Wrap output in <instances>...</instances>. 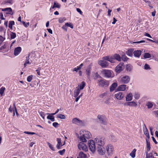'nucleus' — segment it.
<instances>
[{"label":"nucleus","instance_id":"nucleus-18","mask_svg":"<svg viewBox=\"0 0 158 158\" xmlns=\"http://www.w3.org/2000/svg\"><path fill=\"white\" fill-rule=\"evenodd\" d=\"M133 98V95L132 93H130L127 95L126 97V101H130Z\"/></svg>","mask_w":158,"mask_h":158},{"label":"nucleus","instance_id":"nucleus-36","mask_svg":"<svg viewBox=\"0 0 158 158\" xmlns=\"http://www.w3.org/2000/svg\"><path fill=\"white\" fill-rule=\"evenodd\" d=\"M132 69V67L130 64L127 65L126 68V70L128 72L131 71Z\"/></svg>","mask_w":158,"mask_h":158},{"label":"nucleus","instance_id":"nucleus-9","mask_svg":"<svg viewBox=\"0 0 158 158\" xmlns=\"http://www.w3.org/2000/svg\"><path fill=\"white\" fill-rule=\"evenodd\" d=\"M98 119L100 122L103 124L106 125L107 124V119L106 117L104 115H98Z\"/></svg>","mask_w":158,"mask_h":158},{"label":"nucleus","instance_id":"nucleus-29","mask_svg":"<svg viewBox=\"0 0 158 158\" xmlns=\"http://www.w3.org/2000/svg\"><path fill=\"white\" fill-rule=\"evenodd\" d=\"M134 50L133 49H129L127 52V55L130 56L133 55L132 52Z\"/></svg>","mask_w":158,"mask_h":158},{"label":"nucleus","instance_id":"nucleus-1","mask_svg":"<svg viewBox=\"0 0 158 158\" xmlns=\"http://www.w3.org/2000/svg\"><path fill=\"white\" fill-rule=\"evenodd\" d=\"M80 136L79 137L81 141L83 142H86L87 139L91 138L92 135L90 132L88 131L82 130L80 131Z\"/></svg>","mask_w":158,"mask_h":158},{"label":"nucleus","instance_id":"nucleus-22","mask_svg":"<svg viewBox=\"0 0 158 158\" xmlns=\"http://www.w3.org/2000/svg\"><path fill=\"white\" fill-rule=\"evenodd\" d=\"M2 11H7V14H9L10 15H12L13 14V13H12V9L10 7L2 9Z\"/></svg>","mask_w":158,"mask_h":158},{"label":"nucleus","instance_id":"nucleus-44","mask_svg":"<svg viewBox=\"0 0 158 158\" xmlns=\"http://www.w3.org/2000/svg\"><path fill=\"white\" fill-rule=\"evenodd\" d=\"M121 59L123 61H126L128 58L125 55H123L122 56Z\"/></svg>","mask_w":158,"mask_h":158},{"label":"nucleus","instance_id":"nucleus-27","mask_svg":"<svg viewBox=\"0 0 158 158\" xmlns=\"http://www.w3.org/2000/svg\"><path fill=\"white\" fill-rule=\"evenodd\" d=\"M91 68L90 66H88L86 69V73L88 75V77H89L90 74L91 73Z\"/></svg>","mask_w":158,"mask_h":158},{"label":"nucleus","instance_id":"nucleus-41","mask_svg":"<svg viewBox=\"0 0 158 158\" xmlns=\"http://www.w3.org/2000/svg\"><path fill=\"white\" fill-rule=\"evenodd\" d=\"M57 118H58L61 119H64L65 118V115L62 114H59L57 115Z\"/></svg>","mask_w":158,"mask_h":158},{"label":"nucleus","instance_id":"nucleus-59","mask_svg":"<svg viewBox=\"0 0 158 158\" xmlns=\"http://www.w3.org/2000/svg\"><path fill=\"white\" fill-rule=\"evenodd\" d=\"M65 152V149H63L62 150L59 151L58 152L60 155H62Z\"/></svg>","mask_w":158,"mask_h":158},{"label":"nucleus","instance_id":"nucleus-11","mask_svg":"<svg viewBox=\"0 0 158 158\" xmlns=\"http://www.w3.org/2000/svg\"><path fill=\"white\" fill-rule=\"evenodd\" d=\"M130 80V77L126 75L121 78V82L123 84H127L129 82Z\"/></svg>","mask_w":158,"mask_h":158},{"label":"nucleus","instance_id":"nucleus-7","mask_svg":"<svg viewBox=\"0 0 158 158\" xmlns=\"http://www.w3.org/2000/svg\"><path fill=\"white\" fill-rule=\"evenodd\" d=\"M82 141L79 142L77 145L78 148L80 150H82L86 152L88 150V148L87 146Z\"/></svg>","mask_w":158,"mask_h":158},{"label":"nucleus","instance_id":"nucleus-63","mask_svg":"<svg viewBox=\"0 0 158 158\" xmlns=\"http://www.w3.org/2000/svg\"><path fill=\"white\" fill-rule=\"evenodd\" d=\"M23 25H24V26L26 27H27L29 25V23H27L26 24L25 22H23Z\"/></svg>","mask_w":158,"mask_h":158},{"label":"nucleus","instance_id":"nucleus-13","mask_svg":"<svg viewBox=\"0 0 158 158\" xmlns=\"http://www.w3.org/2000/svg\"><path fill=\"white\" fill-rule=\"evenodd\" d=\"M72 123L73 124H76L78 126L81 125L82 124V121L77 118H74L72 119Z\"/></svg>","mask_w":158,"mask_h":158},{"label":"nucleus","instance_id":"nucleus-60","mask_svg":"<svg viewBox=\"0 0 158 158\" xmlns=\"http://www.w3.org/2000/svg\"><path fill=\"white\" fill-rule=\"evenodd\" d=\"M7 45L6 44H4L0 48V50H2L6 48Z\"/></svg>","mask_w":158,"mask_h":158},{"label":"nucleus","instance_id":"nucleus-49","mask_svg":"<svg viewBox=\"0 0 158 158\" xmlns=\"http://www.w3.org/2000/svg\"><path fill=\"white\" fill-rule=\"evenodd\" d=\"M47 143L48 146L49 148L52 151H54L55 149L54 148L52 147V144L48 142Z\"/></svg>","mask_w":158,"mask_h":158},{"label":"nucleus","instance_id":"nucleus-26","mask_svg":"<svg viewBox=\"0 0 158 158\" xmlns=\"http://www.w3.org/2000/svg\"><path fill=\"white\" fill-rule=\"evenodd\" d=\"M114 60H116L118 61H120L121 60V57L120 56L117 54H115L113 55Z\"/></svg>","mask_w":158,"mask_h":158},{"label":"nucleus","instance_id":"nucleus-40","mask_svg":"<svg viewBox=\"0 0 158 158\" xmlns=\"http://www.w3.org/2000/svg\"><path fill=\"white\" fill-rule=\"evenodd\" d=\"M110 136L111 141L116 142L117 141V139L115 136L113 135H111Z\"/></svg>","mask_w":158,"mask_h":158},{"label":"nucleus","instance_id":"nucleus-38","mask_svg":"<svg viewBox=\"0 0 158 158\" xmlns=\"http://www.w3.org/2000/svg\"><path fill=\"white\" fill-rule=\"evenodd\" d=\"M60 6L58 3H56V2H54V5L53 6L51 7V8H50V9L51 8L52 9H54L55 7L58 8H60Z\"/></svg>","mask_w":158,"mask_h":158},{"label":"nucleus","instance_id":"nucleus-42","mask_svg":"<svg viewBox=\"0 0 158 158\" xmlns=\"http://www.w3.org/2000/svg\"><path fill=\"white\" fill-rule=\"evenodd\" d=\"M5 88L4 87H2L0 89V94L1 96H3Z\"/></svg>","mask_w":158,"mask_h":158},{"label":"nucleus","instance_id":"nucleus-64","mask_svg":"<svg viewBox=\"0 0 158 158\" xmlns=\"http://www.w3.org/2000/svg\"><path fill=\"white\" fill-rule=\"evenodd\" d=\"M77 11L79 12L81 15H82V12L81 11V10L78 8H77L76 9Z\"/></svg>","mask_w":158,"mask_h":158},{"label":"nucleus","instance_id":"nucleus-33","mask_svg":"<svg viewBox=\"0 0 158 158\" xmlns=\"http://www.w3.org/2000/svg\"><path fill=\"white\" fill-rule=\"evenodd\" d=\"M80 90H79V89H76L74 90V97H77L78 95L79 94L80 92Z\"/></svg>","mask_w":158,"mask_h":158},{"label":"nucleus","instance_id":"nucleus-24","mask_svg":"<svg viewBox=\"0 0 158 158\" xmlns=\"http://www.w3.org/2000/svg\"><path fill=\"white\" fill-rule=\"evenodd\" d=\"M85 86V83L84 81L82 82L81 83L78 85V88H77L80 90H82Z\"/></svg>","mask_w":158,"mask_h":158},{"label":"nucleus","instance_id":"nucleus-5","mask_svg":"<svg viewBox=\"0 0 158 158\" xmlns=\"http://www.w3.org/2000/svg\"><path fill=\"white\" fill-rule=\"evenodd\" d=\"M95 143L94 140H89L88 145L90 150L92 152H94L96 150Z\"/></svg>","mask_w":158,"mask_h":158},{"label":"nucleus","instance_id":"nucleus-52","mask_svg":"<svg viewBox=\"0 0 158 158\" xmlns=\"http://www.w3.org/2000/svg\"><path fill=\"white\" fill-rule=\"evenodd\" d=\"M144 69L146 70H149L150 69V66L148 64H146L144 65Z\"/></svg>","mask_w":158,"mask_h":158},{"label":"nucleus","instance_id":"nucleus-53","mask_svg":"<svg viewBox=\"0 0 158 158\" xmlns=\"http://www.w3.org/2000/svg\"><path fill=\"white\" fill-rule=\"evenodd\" d=\"M144 1L145 2L148 3V6L151 8V9H152L153 7L152 6L151 2L149 1H147V0H144Z\"/></svg>","mask_w":158,"mask_h":158},{"label":"nucleus","instance_id":"nucleus-30","mask_svg":"<svg viewBox=\"0 0 158 158\" xmlns=\"http://www.w3.org/2000/svg\"><path fill=\"white\" fill-rule=\"evenodd\" d=\"M136 151V150L135 149H134L130 153V155L132 158H134L135 157Z\"/></svg>","mask_w":158,"mask_h":158},{"label":"nucleus","instance_id":"nucleus-46","mask_svg":"<svg viewBox=\"0 0 158 158\" xmlns=\"http://www.w3.org/2000/svg\"><path fill=\"white\" fill-rule=\"evenodd\" d=\"M134 97L136 99H138L139 98L140 94L138 93H136L135 94Z\"/></svg>","mask_w":158,"mask_h":158},{"label":"nucleus","instance_id":"nucleus-62","mask_svg":"<svg viewBox=\"0 0 158 158\" xmlns=\"http://www.w3.org/2000/svg\"><path fill=\"white\" fill-rule=\"evenodd\" d=\"M40 68H38V69L36 70V71L37 72V74L39 76L40 75Z\"/></svg>","mask_w":158,"mask_h":158},{"label":"nucleus","instance_id":"nucleus-51","mask_svg":"<svg viewBox=\"0 0 158 158\" xmlns=\"http://www.w3.org/2000/svg\"><path fill=\"white\" fill-rule=\"evenodd\" d=\"M40 116L43 119H44V117L45 115V114L42 111H41L40 112Z\"/></svg>","mask_w":158,"mask_h":158},{"label":"nucleus","instance_id":"nucleus-14","mask_svg":"<svg viewBox=\"0 0 158 158\" xmlns=\"http://www.w3.org/2000/svg\"><path fill=\"white\" fill-rule=\"evenodd\" d=\"M115 97L118 100H121L124 97L123 93L121 92H118L114 94Z\"/></svg>","mask_w":158,"mask_h":158},{"label":"nucleus","instance_id":"nucleus-31","mask_svg":"<svg viewBox=\"0 0 158 158\" xmlns=\"http://www.w3.org/2000/svg\"><path fill=\"white\" fill-rule=\"evenodd\" d=\"M146 141L147 144V151L149 152L151 149L150 143L149 141L147 139H146Z\"/></svg>","mask_w":158,"mask_h":158},{"label":"nucleus","instance_id":"nucleus-2","mask_svg":"<svg viewBox=\"0 0 158 158\" xmlns=\"http://www.w3.org/2000/svg\"><path fill=\"white\" fill-rule=\"evenodd\" d=\"M96 144L98 146H103L105 143V138L101 136H98L94 139Z\"/></svg>","mask_w":158,"mask_h":158},{"label":"nucleus","instance_id":"nucleus-21","mask_svg":"<svg viewBox=\"0 0 158 158\" xmlns=\"http://www.w3.org/2000/svg\"><path fill=\"white\" fill-rule=\"evenodd\" d=\"M118 86V84L116 82L113 83L110 86V91L112 92Z\"/></svg>","mask_w":158,"mask_h":158},{"label":"nucleus","instance_id":"nucleus-45","mask_svg":"<svg viewBox=\"0 0 158 158\" xmlns=\"http://www.w3.org/2000/svg\"><path fill=\"white\" fill-rule=\"evenodd\" d=\"M153 157L154 156H152V154L151 153H148L147 152L146 158H153Z\"/></svg>","mask_w":158,"mask_h":158},{"label":"nucleus","instance_id":"nucleus-10","mask_svg":"<svg viewBox=\"0 0 158 158\" xmlns=\"http://www.w3.org/2000/svg\"><path fill=\"white\" fill-rule=\"evenodd\" d=\"M103 146H98L97 147V150L98 153L100 155H103L106 152L105 148Z\"/></svg>","mask_w":158,"mask_h":158},{"label":"nucleus","instance_id":"nucleus-28","mask_svg":"<svg viewBox=\"0 0 158 158\" xmlns=\"http://www.w3.org/2000/svg\"><path fill=\"white\" fill-rule=\"evenodd\" d=\"M15 25V22L13 21H10L9 22L8 27L11 30H13V26Z\"/></svg>","mask_w":158,"mask_h":158},{"label":"nucleus","instance_id":"nucleus-3","mask_svg":"<svg viewBox=\"0 0 158 158\" xmlns=\"http://www.w3.org/2000/svg\"><path fill=\"white\" fill-rule=\"evenodd\" d=\"M97 82L98 86L102 87H106L109 85V82L108 81L102 78L99 79L98 80Z\"/></svg>","mask_w":158,"mask_h":158},{"label":"nucleus","instance_id":"nucleus-43","mask_svg":"<svg viewBox=\"0 0 158 158\" xmlns=\"http://www.w3.org/2000/svg\"><path fill=\"white\" fill-rule=\"evenodd\" d=\"M10 38L11 39H15L16 37V34L13 32H11L10 34Z\"/></svg>","mask_w":158,"mask_h":158},{"label":"nucleus","instance_id":"nucleus-16","mask_svg":"<svg viewBox=\"0 0 158 158\" xmlns=\"http://www.w3.org/2000/svg\"><path fill=\"white\" fill-rule=\"evenodd\" d=\"M21 48L20 47L16 48L14 50V55L15 56L18 55L21 52Z\"/></svg>","mask_w":158,"mask_h":158},{"label":"nucleus","instance_id":"nucleus-47","mask_svg":"<svg viewBox=\"0 0 158 158\" xmlns=\"http://www.w3.org/2000/svg\"><path fill=\"white\" fill-rule=\"evenodd\" d=\"M33 77V76L32 75L29 76L27 78V81L29 82H31L32 79Z\"/></svg>","mask_w":158,"mask_h":158},{"label":"nucleus","instance_id":"nucleus-23","mask_svg":"<svg viewBox=\"0 0 158 158\" xmlns=\"http://www.w3.org/2000/svg\"><path fill=\"white\" fill-rule=\"evenodd\" d=\"M133 54L135 57H139L141 54V51L140 50H136L133 52Z\"/></svg>","mask_w":158,"mask_h":158},{"label":"nucleus","instance_id":"nucleus-25","mask_svg":"<svg viewBox=\"0 0 158 158\" xmlns=\"http://www.w3.org/2000/svg\"><path fill=\"white\" fill-rule=\"evenodd\" d=\"M144 127L143 128V130L144 134L145 135H146L147 137H148V138H149V135L148 130L147 129L146 125L144 124Z\"/></svg>","mask_w":158,"mask_h":158},{"label":"nucleus","instance_id":"nucleus-20","mask_svg":"<svg viewBox=\"0 0 158 158\" xmlns=\"http://www.w3.org/2000/svg\"><path fill=\"white\" fill-rule=\"evenodd\" d=\"M124 105H127L131 106L136 107L137 106V104L134 101H132L125 103L124 104Z\"/></svg>","mask_w":158,"mask_h":158},{"label":"nucleus","instance_id":"nucleus-48","mask_svg":"<svg viewBox=\"0 0 158 158\" xmlns=\"http://www.w3.org/2000/svg\"><path fill=\"white\" fill-rule=\"evenodd\" d=\"M66 20L65 18H60L58 20L59 22L60 23H62Z\"/></svg>","mask_w":158,"mask_h":158},{"label":"nucleus","instance_id":"nucleus-39","mask_svg":"<svg viewBox=\"0 0 158 158\" xmlns=\"http://www.w3.org/2000/svg\"><path fill=\"white\" fill-rule=\"evenodd\" d=\"M94 78L95 79H97L98 78L101 79L102 77L98 74L97 73H95L94 76Z\"/></svg>","mask_w":158,"mask_h":158},{"label":"nucleus","instance_id":"nucleus-37","mask_svg":"<svg viewBox=\"0 0 158 158\" xmlns=\"http://www.w3.org/2000/svg\"><path fill=\"white\" fill-rule=\"evenodd\" d=\"M47 118L48 119H49L52 122H54L55 121V118L52 115H49L47 117Z\"/></svg>","mask_w":158,"mask_h":158},{"label":"nucleus","instance_id":"nucleus-19","mask_svg":"<svg viewBox=\"0 0 158 158\" xmlns=\"http://www.w3.org/2000/svg\"><path fill=\"white\" fill-rule=\"evenodd\" d=\"M57 144L56 145V148L59 149H60V147L63 146L62 143L61 142V140L60 138H58L57 139Z\"/></svg>","mask_w":158,"mask_h":158},{"label":"nucleus","instance_id":"nucleus-55","mask_svg":"<svg viewBox=\"0 0 158 158\" xmlns=\"http://www.w3.org/2000/svg\"><path fill=\"white\" fill-rule=\"evenodd\" d=\"M153 113L156 117H158V110L153 111Z\"/></svg>","mask_w":158,"mask_h":158},{"label":"nucleus","instance_id":"nucleus-6","mask_svg":"<svg viewBox=\"0 0 158 158\" xmlns=\"http://www.w3.org/2000/svg\"><path fill=\"white\" fill-rule=\"evenodd\" d=\"M112 72L108 69H103L102 71V73L104 75V76L106 78H109L112 77Z\"/></svg>","mask_w":158,"mask_h":158},{"label":"nucleus","instance_id":"nucleus-54","mask_svg":"<svg viewBox=\"0 0 158 158\" xmlns=\"http://www.w3.org/2000/svg\"><path fill=\"white\" fill-rule=\"evenodd\" d=\"M65 24L67 27H71V28H73V25L71 23H65Z\"/></svg>","mask_w":158,"mask_h":158},{"label":"nucleus","instance_id":"nucleus-61","mask_svg":"<svg viewBox=\"0 0 158 158\" xmlns=\"http://www.w3.org/2000/svg\"><path fill=\"white\" fill-rule=\"evenodd\" d=\"M53 126L55 127H57L59 124L57 122H54L52 124Z\"/></svg>","mask_w":158,"mask_h":158},{"label":"nucleus","instance_id":"nucleus-12","mask_svg":"<svg viewBox=\"0 0 158 158\" xmlns=\"http://www.w3.org/2000/svg\"><path fill=\"white\" fill-rule=\"evenodd\" d=\"M123 64V63H120L116 67L115 69V71L116 72L119 73L122 70H123L124 68Z\"/></svg>","mask_w":158,"mask_h":158},{"label":"nucleus","instance_id":"nucleus-35","mask_svg":"<svg viewBox=\"0 0 158 158\" xmlns=\"http://www.w3.org/2000/svg\"><path fill=\"white\" fill-rule=\"evenodd\" d=\"M143 56L145 59L149 58L151 57V54L148 53H144Z\"/></svg>","mask_w":158,"mask_h":158},{"label":"nucleus","instance_id":"nucleus-50","mask_svg":"<svg viewBox=\"0 0 158 158\" xmlns=\"http://www.w3.org/2000/svg\"><path fill=\"white\" fill-rule=\"evenodd\" d=\"M31 62H32V61L31 60H30V61H29V60L26 61L24 64V67H25L27 64H31Z\"/></svg>","mask_w":158,"mask_h":158},{"label":"nucleus","instance_id":"nucleus-17","mask_svg":"<svg viewBox=\"0 0 158 158\" xmlns=\"http://www.w3.org/2000/svg\"><path fill=\"white\" fill-rule=\"evenodd\" d=\"M107 61L110 62L111 63H114L115 62V60L113 56L110 57V56H106L105 58Z\"/></svg>","mask_w":158,"mask_h":158},{"label":"nucleus","instance_id":"nucleus-34","mask_svg":"<svg viewBox=\"0 0 158 158\" xmlns=\"http://www.w3.org/2000/svg\"><path fill=\"white\" fill-rule=\"evenodd\" d=\"M153 102H148L146 104V105L147 106V107L148 108H152L153 106Z\"/></svg>","mask_w":158,"mask_h":158},{"label":"nucleus","instance_id":"nucleus-8","mask_svg":"<svg viewBox=\"0 0 158 158\" xmlns=\"http://www.w3.org/2000/svg\"><path fill=\"white\" fill-rule=\"evenodd\" d=\"M106 150L108 155H112L114 151V147L111 144H108L106 146Z\"/></svg>","mask_w":158,"mask_h":158},{"label":"nucleus","instance_id":"nucleus-58","mask_svg":"<svg viewBox=\"0 0 158 158\" xmlns=\"http://www.w3.org/2000/svg\"><path fill=\"white\" fill-rule=\"evenodd\" d=\"M5 39V38H3L2 36L0 35V44H1Z\"/></svg>","mask_w":158,"mask_h":158},{"label":"nucleus","instance_id":"nucleus-57","mask_svg":"<svg viewBox=\"0 0 158 158\" xmlns=\"http://www.w3.org/2000/svg\"><path fill=\"white\" fill-rule=\"evenodd\" d=\"M62 28L63 29H64V30H65V31H67V26L66 25V24H65L64 25H63L62 27Z\"/></svg>","mask_w":158,"mask_h":158},{"label":"nucleus","instance_id":"nucleus-32","mask_svg":"<svg viewBox=\"0 0 158 158\" xmlns=\"http://www.w3.org/2000/svg\"><path fill=\"white\" fill-rule=\"evenodd\" d=\"M79 156L81 158H86L87 157L86 155L82 152L79 153Z\"/></svg>","mask_w":158,"mask_h":158},{"label":"nucleus","instance_id":"nucleus-4","mask_svg":"<svg viewBox=\"0 0 158 158\" xmlns=\"http://www.w3.org/2000/svg\"><path fill=\"white\" fill-rule=\"evenodd\" d=\"M105 57L106 56L103 57L101 60L98 61V62L99 64L103 68H107L109 64V63L107 61V60L105 59Z\"/></svg>","mask_w":158,"mask_h":158},{"label":"nucleus","instance_id":"nucleus-56","mask_svg":"<svg viewBox=\"0 0 158 158\" xmlns=\"http://www.w3.org/2000/svg\"><path fill=\"white\" fill-rule=\"evenodd\" d=\"M145 41L144 40H141L139 41H136V42H133V43L134 44H140L141 43H145Z\"/></svg>","mask_w":158,"mask_h":158},{"label":"nucleus","instance_id":"nucleus-15","mask_svg":"<svg viewBox=\"0 0 158 158\" xmlns=\"http://www.w3.org/2000/svg\"><path fill=\"white\" fill-rule=\"evenodd\" d=\"M128 86H127V85L124 84H123L119 85L117 89L118 91H124L126 89H128Z\"/></svg>","mask_w":158,"mask_h":158}]
</instances>
